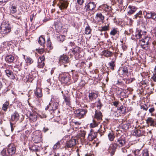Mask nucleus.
<instances>
[{
  "label": "nucleus",
  "instance_id": "obj_60",
  "mask_svg": "<svg viewBox=\"0 0 156 156\" xmlns=\"http://www.w3.org/2000/svg\"><path fill=\"white\" fill-rule=\"evenodd\" d=\"M142 15V11H139L138 13H137V15L139 16V18L141 17V16Z\"/></svg>",
  "mask_w": 156,
  "mask_h": 156
},
{
  "label": "nucleus",
  "instance_id": "obj_48",
  "mask_svg": "<svg viewBox=\"0 0 156 156\" xmlns=\"http://www.w3.org/2000/svg\"><path fill=\"white\" fill-rule=\"evenodd\" d=\"M109 65L110 67V68L111 69L113 70L114 69V67L115 66L114 62L113 61H112L109 62Z\"/></svg>",
  "mask_w": 156,
  "mask_h": 156
},
{
  "label": "nucleus",
  "instance_id": "obj_26",
  "mask_svg": "<svg viewBox=\"0 0 156 156\" xmlns=\"http://www.w3.org/2000/svg\"><path fill=\"white\" fill-rule=\"evenodd\" d=\"M38 42L41 45L44 47L45 44V39L41 36L39 38Z\"/></svg>",
  "mask_w": 156,
  "mask_h": 156
},
{
  "label": "nucleus",
  "instance_id": "obj_50",
  "mask_svg": "<svg viewBox=\"0 0 156 156\" xmlns=\"http://www.w3.org/2000/svg\"><path fill=\"white\" fill-rule=\"evenodd\" d=\"M97 107L99 109H100L102 106V104L101 103L100 101L99 100L96 103Z\"/></svg>",
  "mask_w": 156,
  "mask_h": 156
},
{
  "label": "nucleus",
  "instance_id": "obj_64",
  "mask_svg": "<svg viewBox=\"0 0 156 156\" xmlns=\"http://www.w3.org/2000/svg\"><path fill=\"white\" fill-rule=\"evenodd\" d=\"M8 0H0V2L2 3H5Z\"/></svg>",
  "mask_w": 156,
  "mask_h": 156
},
{
  "label": "nucleus",
  "instance_id": "obj_5",
  "mask_svg": "<svg viewBox=\"0 0 156 156\" xmlns=\"http://www.w3.org/2000/svg\"><path fill=\"white\" fill-rule=\"evenodd\" d=\"M86 112L87 111L83 109H78L75 111L76 116L79 119H81L83 117Z\"/></svg>",
  "mask_w": 156,
  "mask_h": 156
},
{
  "label": "nucleus",
  "instance_id": "obj_7",
  "mask_svg": "<svg viewBox=\"0 0 156 156\" xmlns=\"http://www.w3.org/2000/svg\"><path fill=\"white\" fill-rule=\"evenodd\" d=\"M115 142L118 146L119 147H122L125 145L126 143V138L124 137H120L117 139V141Z\"/></svg>",
  "mask_w": 156,
  "mask_h": 156
},
{
  "label": "nucleus",
  "instance_id": "obj_27",
  "mask_svg": "<svg viewBox=\"0 0 156 156\" xmlns=\"http://www.w3.org/2000/svg\"><path fill=\"white\" fill-rule=\"evenodd\" d=\"M9 10L11 13L14 14L16 12V7L14 5H11L9 6Z\"/></svg>",
  "mask_w": 156,
  "mask_h": 156
},
{
  "label": "nucleus",
  "instance_id": "obj_45",
  "mask_svg": "<svg viewBox=\"0 0 156 156\" xmlns=\"http://www.w3.org/2000/svg\"><path fill=\"white\" fill-rule=\"evenodd\" d=\"M91 29L89 26H87L85 29V33L87 34H90L91 32Z\"/></svg>",
  "mask_w": 156,
  "mask_h": 156
},
{
  "label": "nucleus",
  "instance_id": "obj_8",
  "mask_svg": "<svg viewBox=\"0 0 156 156\" xmlns=\"http://www.w3.org/2000/svg\"><path fill=\"white\" fill-rule=\"evenodd\" d=\"M96 7V4L93 2H91L86 5L85 7L86 11L93 10Z\"/></svg>",
  "mask_w": 156,
  "mask_h": 156
},
{
  "label": "nucleus",
  "instance_id": "obj_14",
  "mask_svg": "<svg viewBox=\"0 0 156 156\" xmlns=\"http://www.w3.org/2000/svg\"><path fill=\"white\" fill-rule=\"evenodd\" d=\"M33 140L35 143H38L41 142L42 140V137L41 134L38 135H35L33 138Z\"/></svg>",
  "mask_w": 156,
  "mask_h": 156
},
{
  "label": "nucleus",
  "instance_id": "obj_36",
  "mask_svg": "<svg viewBox=\"0 0 156 156\" xmlns=\"http://www.w3.org/2000/svg\"><path fill=\"white\" fill-rule=\"evenodd\" d=\"M9 104L8 101L5 102L3 105L2 107V110L5 112L7 110Z\"/></svg>",
  "mask_w": 156,
  "mask_h": 156
},
{
  "label": "nucleus",
  "instance_id": "obj_12",
  "mask_svg": "<svg viewBox=\"0 0 156 156\" xmlns=\"http://www.w3.org/2000/svg\"><path fill=\"white\" fill-rule=\"evenodd\" d=\"M45 58L44 55L39 57L38 59V66L40 68H43L44 66Z\"/></svg>",
  "mask_w": 156,
  "mask_h": 156
},
{
  "label": "nucleus",
  "instance_id": "obj_40",
  "mask_svg": "<svg viewBox=\"0 0 156 156\" xmlns=\"http://www.w3.org/2000/svg\"><path fill=\"white\" fill-rule=\"evenodd\" d=\"M108 25L102 27L99 29V30L101 31H105L108 30Z\"/></svg>",
  "mask_w": 156,
  "mask_h": 156
},
{
  "label": "nucleus",
  "instance_id": "obj_4",
  "mask_svg": "<svg viewBox=\"0 0 156 156\" xmlns=\"http://www.w3.org/2000/svg\"><path fill=\"white\" fill-rule=\"evenodd\" d=\"M144 17L147 19H152L156 20V13L154 12L144 11L143 12Z\"/></svg>",
  "mask_w": 156,
  "mask_h": 156
},
{
  "label": "nucleus",
  "instance_id": "obj_28",
  "mask_svg": "<svg viewBox=\"0 0 156 156\" xmlns=\"http://www.w3.org/2000/svg\"><path fill=\"white\" fill-rule=\"evenodd\" d=\"M37 116L36 115L30 113L29 118L31 121L35 122L37 119Z\"/></svg>",
  "mask_w": 156,
  "mask_h": 156
},
{
  "label": "nucleus",
  "instance_id": "obj_29",
  "mask_svg": "<svg viewBox=\"0 0 156 156\" xmlns=\"http://www.w3.org/2000/svg\"><path fill=\"white\" fill-rule=\"evenodd\" d=\"M147 123L151 126H154V119L151 118L149 117L147 119Z\"/></svg>",
  "mask_w": 156,
  "mask_h": 156
},
{
  "label": "nucleus",
  "instance_id": "obj_20",
  "mask_svg": "<svg viewBox=\"0 0 156 156\" xmlns=\"http://www.w3.org/2000/svg\"><path fill=\"white\" fill-rule=\"evenodd\" d=\"M128 8L129 9V10L127 14L128 15H131L136 10L137 8L133 5H129Z\"/></svg>",
  "mask_w": 156,
  "mask_h": 156
},
{
  "label": "nucleus",
  "instance_id": "obj_47",
  "mask_svg": "<svg viewBox=\"0 0 156 156\" xmlns=\"http://www.w3.org/2000/svg\"><path fill=\"white\" fill-rule=\"evenodd\" d=\"M141 156H149L147 151L146 150H143L141 152Z\"/></svg>",
  "mask_w": 156,
  "mask_h": 156
},
{
  "label": "nucleus",
  "instance_id": "obj_54",
  "mask_svg": "<svg viewBox=\"0 0 156 156\" xmlns=\"http://www.w3.org/2000/svg\"><path fill=\"white\" fill-rule=\"evenodd\" d=\"M77 3L80 5H82L84 2V0H77Z\"/></svg>",
  "mask_w": 156,
  "mask_h": 156
},
{
  "label": "nucleus",
  "instance_id": "obj_25",
  "mask_svg": "<svg viewBox=\"0 0 156 156\" xmlns=\"http://www.w3.org/2000/svg\"><path fill=\"white\" fill-rule=\"evenodd\" d=\"M35 94L37 97H38L39 98L41 97L42 95L41 89L39 88H37Z\"/></svg>",
  "mask_w": 156,
  "mask_h": 156
},
{
  "label": "nucleus",
  "instance_id": "obj_46",
  "mask_svg": "<svg viewBox=\"0 0 156 156\" xmlns=\"http://www.w3.org/2000/svg\"><path fill=\"white\" fill-rule=\"evenodd\" d=\"M143 32L140 31H139L137 32V34H136V38H140L142 37V36L143 34Z\"/></svg>",
  "mask_w": 156,
  "mask_h": 156
},
{
  "label": "nucleus",
  "instance_id": "obj_58",
  "mask_svg": "<svg viewBox=\"0 0 156 156\" xmlns=\"http://www.w3.org/2000/svg\"><path fill=\"white\" fill-rule=\"evenodd\" d=\"M152 78L154 81L156 82V74L155 75L153 74V75L152 77Z\"/></svg>",
  "mask_w": 156,
  "mask_h": 156
},
{
  "label": "nucleus",
  "instance_id": "obj_37",
  "mask_svg": "<svg viewBox=\"0 0 156 156\" xmlns=\"http://www.w3.org/2000/svg\"><path fill=\"white\" fill-rule=\"evenodd\" d=\"M140 44L141 47L144 49L148 47V44L144 42L142 40L140 41Z\"/></svg>",
  "mask_w": 156,
  "mask_h": 156
},
{
  "label": "nucleus",
  "instance_id": "obj_9",
  "mask_svg": "<svg viewBox=\"0 0 156 156\" xmlns=\"http://www.w3.org/2000/svg\"><path fill=\"white\" fill-rule=\"evenodd\" d=\"M61 81L63 83L70 84L71 82L69 74L68 73H66L65 75H64L62 77Z\"/></svg>",
  "mask_w": 156,
  "mask_h": 156
},
{
  "label": "nucleus",
  "instance_id": "obj_10",
  "mask_svg": "<svg viewBox=\"0 0 156 156\" xmlns=\"http://www.w3.org/2000/svg\"><path fill=\"white\" fill-rule=\"evenodd\" d=\"M77 140L76 139L72 138L67 142L66 146L68 148H71L74 146L76 144Z\"/></svg>",
  "mask_w": 156,
  "mask_h": 156
},
{
  "label": "nucleus",
  "instance_id": "obj_17",
  "mask_svg": "<svg viewBox=\"0 0 156 156\" xmlns=\"http://www.w3.org/2000/svg\"><path fill=\"white\" fill-rule=\"evenodd\" d=\"M19 119V115L16 112H15L11 116V121L14 122H17Z\"/></svg>",
  "mask_w": 156,
  "mask_h": 156
},
{
  "label": "nucleus",
  "instance_id": "obj_56",
  "mask_svg": "<svg viewBox=\"0 0 156 156\" xmlns=\"http://www.w3.org/2000/svg\"><path fill=\"white\" fill-rule=\"evenodd\" d=\"M68 92V91H62V94H63V96L64 98H67V96L65 95V93H66V94H67Z\"/></svg>",
  "mask_w": 156,
  "mask_h": 156
},
{
  "label": "nucleus",
  "instance_id": "obj_51",
  "mask_svg": "<svg viewBox=\"0 0 156 156\" xmlns=\"http://www.w3.org/2000/svg\"><path fill=\"white\" fill-rule=\"evenodd\" d=\"M148 111L149 113L151 114V116H153L154 115V114L153 113V112L155 111V109L154 107H152L151 108L149 109Z\"/></svg>",
  "mask_w": 156,
  "mask_h": 156
},
{
  "label": "nucleus",
  "instance_id": "obj_32",
  "mask_svg": "<svg viewBox=\"0 0 156 156\" xmlns=\"http://www.w3.org/2000/svg\"><path fill=\"white\" fill-rule=\"evenodd\" d=\"M10 126H11V131H10L9 133H7V134H6V132L7 131L6 130H5L4 131L5 134V135L6 136H9L10 132H12L14 129V127L15 126L14 123H12L11 122H10Z\"/></svg>",
  "mask_w": 156,
  "mask_h": 156
},
{
  "label": "nucleus",
  "instance_id": "obj_3",
  "mask_svg": "<svg viewBox=\"0 0 156 156\" xmlns=\"http://www.w3.org/2000/svg\"><path fill=\"white\" fill-rule=\"evenodd\" d=\"M118 73L120 76L126 77L128 73V67L126 66L120 67L118 71Z\"/></svg>",
  "mask_w": 156,
  "mask_h": 156
},
{
  "label": "nucleus",
  "instance_id": "obj_1",
  "mask_svg": "<svg viewBox=\"0 0 156 156\" xmlns=\"http://www.w3.org/2000/svg\"><path fill=\"white\" fill-rule=\"evenodd\" d=\"M1 28V30L0 32L3 36L9 33L11 30L9 24L5 22H3L2 23Z\"/></svg>",
  "mask_w": 156,
  "mask_h": 156
},
{
  "label": "nucleus",
  "instance_id": "obj_41",
  "mask_svg": "<svg viewBox=\"0 0 156 156\" xmlns=\"http://www.w3.org/2000/svg\"><path fill=\"white\" fill-rule=\"evenodd\" d=\"M134 156H141V153L140 150L137 149L134 151Z\"/></svg>",
  "mask_w": 156,
  "mask_h": 156
},
{
  "label": "nucleus",
  "instance_id": "obj_43",
  "mask_svg": "<svg viewBox=\"0 0 156 156\" xmlns=\"http://www.w3.org/2000/svg\"><path fill=\"white\" fill-rule=\"evenodd\" d=\"M60 141H58L56 143L53 147V149L56 150L59 148L60 146Z\"/></svg>",
  "mask_w": 156,
  "mask_h": 156
},
{
  "label": "nucleus",
  "instance_id": "obj_35",
  "mask_svg": "<svg viewBox=\"0 0 156 156\" xmlns=\"http://www.w3.org/2000/svg\"><path fill=\"white\" fill-rule=\"evenodd\" d=\"M108 137L109 140L111 141H113L115 138V136L113 132L109 133L108 135Z\"/></svg>",
  "mask_w": 156,
  "mask_h": 156
},
{
  "label": "nucleus",
  "instance_id": "obj_55",
  "mask_svg": "<svg viewBox=\"0 0 156 156\" xmlns=\"http://www.w3.org/2000/svg\"><path fill=\"white\" fill-rule=\"evenodd\" d=\"M105 10L107 11H111V7L108 6L107 5H105Z\"/></svg>",
  "mask_w": 156,
  "mask_h": 156
},
{
  "label": "nucleus",
  "instance_id": "obj_39",
  "mask_svg": "<svg viewBox=\"0 0 156 156\" xmlns=\"http://www.w3.org/2000/svg\"><path fill=\"white\" fill-rule=\"evenodd\" d=\"M64 103H65L66 105L71 107V101L70 98H64Z\"/></svg>",
  "mask_w": 156,
  "mask_h": 156
},
{
  "label": "nucleus",
  "instance_id": "obj_38",
  "mask_svg": "<svg viewBox=\"0 0 156 156\" xmlns=\"http://www.w3.org/2000/svg\"><path fill=\"white\" fill-rule=\"evenodd\" d=\"M119 32L118 31L117 29L116 28H113L111 30L110 32V34L111 35L115 36L116 34H117Z\"/></svg>",
  "mask_w": 156,
  "mask_h": 156
},
{
  "label": "nucleus",
  "instance_id": "obj_19",
  "mask_svg": "<svg viewBox=\"0 0 156 156\" xmlns=\"http://www.w3.org/2000/svg\"><path fill=\"white\" fill-rule=\"evenodd\" d=\"M95 118L98 121L101 120L102 115L100 111L96 110L95 111Z\"/></svg>",
  "mask_w": 156,
  "mask_h": 156
},
{
  "label": "nucleus",
  "instance_id": "obj_11",
  "mask_svg": "<svg viewBox=\"0 0 156 156\" xmlns=\"http://www.w3.org/2000/svg\"><path fill=\"white\" fill-rule=\"evenodd\" d=\"M69 62V57L66 55L63 54L60 57L59 60V63L60 64L62 63H68Z\"/></svg>",
  "mask_w": 156,
  "mask_h": 156
},
{
  "label": "nucleus",
  "instance_id": "obj_34",
  "mask_svg": "<svg viewBox=\"0 0 156 156\" xmlns=\"http://www.w3.org/2000/svg\"><path fill=\"white\" fill-rule=\"evenodd\" d=\"M1 154L2 156H11L8 153V151L6 149H3L1 152Z\"/></svg>",
  "mask_w": 156,
  "mask_h": 156
},
{
  "label": "nucleus",
  "instance_id": "obj_6",
  "mask_svg": "<svg viewBox=\"0 0 156 156\" xmlns=\"http://www.w3.org/2000/svg\"><path fill=\"white\" fill-rule=\"evenodd\" d=\"M7 151L11 156H12L16 153V147L15 145L13 144H9L7 147Z\"/></svg>",
  "mask_w": 156,
  "mask_h": 156
},
{
  "label": "nucleus",
  "instance_id": "obj_13",
  "mask_svg": "<svg viewBox=\"0 0 156 156\" xmlns=\"http://www.w3.org/2000/svg\"><path fill=\"white\" fill-rule=\"evenodd\" d=\"M117 146V144L115 143L112 144L110 146L109 150L110 152L111 156H112L114 154Z\"/></svg>",
  "mask_w": 156,
  "mask_h": 156
},
{
  "label": "nucleus",
  "instance_id": "obj_33",
  "mask_svg": "<svg viewBox=\"0 0 156 156\" xmlns=\"http://www.w3.org/2000/svg\"><path fill=\"white\" fill-rule=\"evenodd\" d=\"M150 105L149 103L147 102L144 105H140V108L143 109L144 110L147 111Z\"/></svg>",
  "mask_w": 156,
  "mask_h": 156
},
{
  "label": "nucleus",
  "instance_id": "obj_52",
  "mask_svg": "<svg viewBox=\"0 0 156 156\" xmlns=\"http://www.w3.org/2000/svg\"><path fill=\"white\" fill-rule=\"evenodd\" d=\"M100 122H93L90 123V126L92 127H94L97 126Z\"/></svg>",
  "mask_w": 156,
  "mask_h": 156
},
{
  "label": "nucleus",
  "instance_id": "obj_53",
  "mask_svg": "<svg viewBox=\"0 0 156 156\" xmlns=\"http://www.w3.org/2000/svg\"><path fill=\"white\" fill-rule=\"evenodd\" d=\"M65 38V36L62 35H60L59 36V38H60V39L59 40L61 42H62L64 41Z\"/></svg>",
  "mask_w": 156,
  "mask_h": 156
},
{
  "label": "nucleus",
  "instance_id": "obj_30",
  "mask_svg": "<svg viewBox=\"0 0 156 156\" xmlns=\"http://www.w3.org/2000/svg\"><path fill=\"white\" fill-rule=\"evenodd\" d=\"M26 63H27V65H30L33 63L34 61L33 59L30 57H27L26 59H25Z\"/></svg>",
  "mask_w": 156,
  "mask_h": 156
},
{
  "label": "nucleus",
  "instance_id": "obj_24",
  "mask_svg": "<svg viewBox=\"0 0 156 156\" xmlns=\"http://www.w3.org/2000/svg\"><path fill=\"white\" fill-rule=\"evenodd\" d=\"M96 18L99 21H103L104 19V17L100 13H97L96 15Z\"/></svg>",
  "mask_w": 156,
  "mask_h": 156
},
{
  "label": "nucleus",
  "instance_id": "obj_15",
  "mask_svg": "<svg viewBox=\"0 0 156 156\" xmlns=\"http://www.w3.org/2000/svg\"><path fill=\"white\" fill-rule=\"evenodd\" d=\"M5 60L9 63H13L14 60V57L11 55H7L5 57Z\"/></svg>",
  "mask_w": 156,
  "mask_h": 156
},
{
  "label": "nucleus",
  "instance_id": "obj_42",
  "mask_svg": "<svg viewBox=\"0 0 156 156\" xmlns=\"http://www.w3.org/2000/svg\"><path fill=\"white\" fill-rule=\"evenodd\" d=\"M119 110H120V112L122 113H124L125 112V108L123 105H121L120 107L117 108Z\"/></svg>",
  "mask_w": 156,
  "mask_h": 156
},
{
  "label": "nucleus",
  "instance_id": "obj_57",
  "mask_svg": "<svg viewBox=\"0 0 156 156\" xmlns=\"http://www.w3.org/2000/svg\"><path fill=\"white\" fill-rule=\"evenodd\" d=\"M47 46L50 47L51 46V42L49 39H48L47 41Z\"/></svg>",
  "mask_w": 156,
  "mask_h": 156
},
{
  "label": "nucleus",
  "instance_id": "obj_18",
  "mask_svg": "<svg viewBox=\"0 0 156 156\" xmlns=\"http://www.w3.org/2000/svg\"><path fill=\"white\" fill-rule=\"evenodd\" d=\"M69 3L67 1H63L61 2V4L59 6V8L61 10L63 9H66L67 8Z\"/></svg>",
  "mask_w": 156,
  "mask_h": 156
},
{
  "label": "nucleus",
  "instance_id": "obj_49",
  "mask_svg": "<svg viewBox=\"0 0 156 156\" xmlns=\"http://www.w3.org/2000/svg\"><path fill=\"white\" fill-rule=\"evenodd\" d=\"M150 39L151 38H150L149 37H145L144 38L142 39V40L144 41V42H145L146 44L148 45L149 44V41Z\"/></svg>",
  "mask_w": 156,
  "mask_h": 156
},
{
  "label": "nucleus",
  "instance_id": "obj_61",
  "mask_svg": "<svg viewBox=\"0 0 156 156\" xmlns=\"http://www.w3.org/2000/svg\"><path fill=\"white\" fill-rule=\"evenodd\" d=\"M48 130V129L47 127H44L43 130V131L45 133Z\"/></svg>",
  "mask_w": 156,
  "mask_h": 156
},
{
  "label": "nucleus",
  "instance_id": "obj_22",
  "mask_svg": "<svg viewBox=\"0 0 156 156\" xmlns=\"http://www.w3.org/2000/svg\"><path fill=\"white\" fill-rule=\"evenodd\" d=\"M98 97V92L95 91H89V98H97Z\"/></svg>",
  "mask_w": 156,
  "mask_h": 156
},
{
  "label": "nucleus",
  "instance_id": "obj_59",
  "mask_svg": "<svg viewBox=\"0 0 156 156\" xmlns=\"http://www.w3.org/2000/svg\"><path fill=\"white\" fill-rule=\"evenodd\" d=\"M113 105L116 107H117L119 104V102L118 101H115L113 102Z\"/></svg>",
  "mask_w": 156,
  "mask_h": 156
},
{
  "label": "nucleus",
  "instance_id": "obj_21",
  "mask_svg": "<svg viewBox=\"0 0 156 156\" xmlns=\"http://www.w3.org/2000/svg\"><path fill=\"white\" fill-rule=\"evenodd\" d=\"M5 73L6 75L10 79H13L15 78L14 76H13V73L9 69L5 70Z\"/></svg>",
  "mask_w": 156,
  "mask_h": 156
},
{
  "label": "nucleus",
  "instance_id": "obj_63",
  "mask_svg": "<svg viewBox=\"0 0 156 156\" xmlns=\"http://www.w3.org/2000/svg\"><path fill=\"white\" fill-rule=\"evenodd\" d=\"M22 137H23L24 138V140H26L27 139V137L25 135H23L22 136Z\"/></svg>",
  "mask_w": 156,
  "mask_h": 156
},
{
  "label": "nucleus",
  "instance_id": "obj_31",
  "mask_svg": "<svg viewBox=\"0 0 156 156\" xmlns=\"http://www.w3.org/2000/svg\"><path fill=\"white\" fill-rule=\"evenodd\" d=\"M103 53L104 55L107 57H110L112 55V52L108 50L103 51Z\"/></svg>",
  "mask_w": 156,
  "mask_h": 156
},
{
  "label": "nucleus",
  "instance_id": "obj_44",
  "mask_svg": "<svg viewBox=\"0 0 156 156\" xmlns=\"http://www.w3.org/2000/svg\"><path fill=\"white\" fill-rule=\"evenodd\" d=\"M81 124L80 122H72V124L73 126H74L76 128H77L79 127V126Z\"/></svg>",
  "mask_w": 156,
  "mask_h": 156
},
{
  "label": "nucleus",
  "instance_id": "obj_62",
  "mask_svg": "<svg viewBox=\"0 0 156 156\" xmlns=\"http://www.w3.org/2000/svg\"><path fill=\"white\" fill-rule=\"evenodd\" d=\"M44 50L43 49H40L38 50V52L39 53L41 54L44 52Z\"/></svg>",
  "mask_w": 156,
  "mask_h": 156
},
{
  "label": "nucleus",
  "instance_id": "obj_16",
  "mask_svg": "<svg viewBox=\"0 0 156 156\" xmlns=\"http://www.w3.org/2000/svg\"><path fill=\"white\" fill-rule=\"evenodd\" d=\"M97 133L93 131H91L90 133L89 134L88 136V139L90 141L92 140L94 138L97 137Z\"/></svg>",
  "mask_w": 156,
  "mask_h": 156
},
{
  "label": "nucleus",
  "instance_id": "obj_23",
  "mask_svg": "<svg viewBox=\"0 0 156 156\" xmlns=\"http://www.w3.org/2000/svg\"><path fill=\"white\" fill-rule=\"evenodd\" d=\"M133 134L136 137H140L143 134L141 133V131L139 129H135L133 133Z\"/></svg>",
  "mask_w": 156,
  "mask_h": 156
},
{
  "label": "nucleus",
  "instance_id": "obj_2",
  "mask_svg": "<svg viewBox=\"0 0 156 156\" xmlns=\"http://www.w3.org/2000/svg\"><path fill=\"white\" fill-rule=\"evenodd\" d=\"M49 105H50L51 106V108L49 109V111L51 113H52L58 108V103L55 100L54 98H51L49 103Z\"/></svg>",
  "mask_w": 156,
  "mask_h": 156
}]
</instances>
